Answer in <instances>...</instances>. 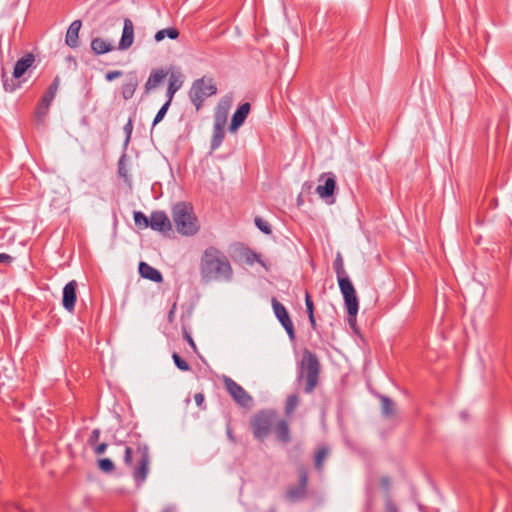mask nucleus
Here are the masks:
<instances>
[{
    "mask_svg": "<svg viewBox=\"0 0 512 512\" xmlns=\"http://www.w3.org/2000/svg\"><path fill=\"white\" fill-rule=\"evenodd\" d=\"M201 279L208 283L212 281H230L233 275L232 266L227 256L218 248H206L200 259Z\"/></svg>",
    "mask_w": 512,
    "mask_h": 512,
    "instance_id": "nucleus-1",
    "label": "nucleus"
},
{
    "mask_svg": "<svg viewBox=\"0 0 512 512\" xmlns=\"http://www.w3.org/2000/svg\"><path fill=\"white\" fill-rule=\"evenodd\" d=\"M321 365L317 355L308 349L302 352V359L300 361L297 381L304 382V392L311 394L319 382V375Z\"/></svg>",
    "mask_w": 512,
    "mask_h": 512,
    "instance_id": "nucleus-2",
    "label": "nucleus"
},
{
    "mask_svg": "<svg viewBox=\"0 0 512 512\" xmlns=\"http://www.w3.org/2000/svg\"><path fill=\"white\" fill-rule=\"evenodd\" d=\"M172 218L176 230L181 235L192 236L199 230L197 218L193 212L191 204L179 202L172 208Z\"/></svg>",
    "mask_w": 512,
    "mask_h": 512,
    "instance_id": "nucleus-3",
    "label": "nucleus"
},
{
    "mask_svg": "<svg viewBox=\"0 0 512 512\" xmlns=\"http://www.w3.org/2000/svg\"><path fill=\"white\" fill-rule=\"evenodd\" d=\"M277 419V412L273 409L260 410L251 419V428L256 440L263 442L271 433Z\"/></svg>",
    "mask_w": 512,
    "mask_h": 512,
    "instance_id": "nucleus-4",
    "label": "nucleus"
},
{
    "mask_svg": "<svg viewBox=\"0 0 512 512\" xmlns=\"http://www.w3.org/2000/svg\"><path fill=\"white\" fill-rule=\"evenodd\" d=\"M217 92L216 85L211 78L202 77L193 82L189 92L191 102L199 109L206 97Z\"/></svg>",
    "mask_w": 512,
    "mask_h": 512,
    "instance_id": "nucleus-5",
    "label": "nucleus"
},
{
    "mask_svg": "<svg viewBox=\"0 0 512 512\" xmlns=\"http://www.w3.org/2000/svg\"><path fill=\"white\" fill-rule=\"evenodd\" d=\"M338 280L339 288L344 297L347 313L357 315L359 304L356 296V291L350 279L346 276Z\"/></svg>",
    "mask_w": 512,
    "mask_h": 512,
    "instance_id": "nucleus-6",
    "label": "nucleus"
},
{
    "mask_svg": "<svg viewBox=\"0 0 512 512\" xmlns=\"http://www.w3.org/2000/svg\"><path fill=\"white\" fill-rule=\"evenodd\" d=\"M223 384L226 391L233 398V400L242 407H248L252 404V397L248 392L232 378L223 376Z\"/></svg>",
    "mask_w": 512,
    "mask_h": 512,
    "instance_id": "nucleus-7",
    "label": "nucleus"
},
{
    "mask_svg": "<svg viewBox=\"0 0 512 512\" xmlns=\"http://www.w3.org/2000/svg\"><path fill=\"white\" fill-rule=\"evenodd\" d=\"M139 455V460L136 466L133 467V478L136 484L141 485L147 478L149 472V453L146 446H139L136 450Z\"/></svg>",
    "mask_w": 512,
    "mask_h": 512,
    "instance_id": "nucleus-8",
    "label": "nucleus"
},
{
    "mask_svg": "<svg viewBox=\"0 0 512 512\" xmlns=\"http://www.w3.org/2000/svg\"><path fill=\"white\" fill-rule=\"evenodd\" d=\"M272 307L275 316L281 323V325L286 330L287 334L289 335L290 339H294L295 337V330L292 320L289 317V314L284 307L283 304H281L276 298L272 299Z\"/></svg>",
    "mask_w": 512,
    "mask_h": 512,
    "instance_id": "nucleus-9",
    "label": "nucleus"
},
{
    "mask_svg": "<svg viewBox=\"0 0 512 512\" xmlns=\"http://www.w3.org/2000/svg\"><path fill=\"white\" fill-rule=\"evenodd\" d=\"M308 484V473L305 468L299 470V484L290 487L287 491V498L291 501H299L306 496V489Z\"/></svg>",
    "mask_w": 512,
    "mask_h": 512,
    "instance_id": "nucleus-10",
    "label": "nucleus"
},
{
    "mask_svg": "<svg viewBox=\"0 0 512 512\" xmlns=\"http://www.w3.org/2000/svg\"><path fill=\"white\" fill-rule=\"evenodd\" d=\"M226 122V111L223 112V114L220 116L219 113H217L215 118V123L213 127V136L211 139V150L218 149L225 137V131H224V125Z\"/></svg>",
    "mask_w": 512,
    "mask_h": 512,
    "instance_id": "nucleus-11",
    "label": "nucleus"
},
{
    "mask_svg": "<svg viewBox=\"0 0 512 512\" xmlns=\"http://www.w3.org/2000/svg\"><path fill=\"white\" fill-rule=\"evenodd\" d=\"M134 43V24L131 19L125 18L123 21V30L120 41L118 43V49L125 51L129 49Z\"/></svg>",
    "mask_w": 512,
    "mask_h": 512,
    "instance_id": "nucleus-12",
    "label": "nucleus"
},
{
    "mask_svg": "<svg viewBox=\"0 0 512 512\" xmlns=\"http://www.w3.org/2000/svg\"><path fill=\"white\" fill-rule=\"evenodd\" d=\"M77 286H78V284H77L76 280H71L63 288L62 305L68 312L74 311L76 299H77V296H76Z\"/></svg>",
    "mask_w": 512,
    "mask_h": 512,
    "instance_id": "nucleus-13",
    "label": "nucleus"
},
{
    "mask_svg": "<svg viewBox=\"0 0 512 512\" xmlns=\"http://www.w3.org/2000/svg\"><path fill=\"white\" fill-rule=\"evenodd\" d=\"M149 226L151 229L159 232L171 229V222L163 211H156L151 214Z\"/></svg>",
    "mask_w": 512,
    "mask_h": 512,
    "instance_id": "nucleus-14",
    "label": "nucleus"
},
{
    "mask_svg": "<svg viewBox=\"0 0 512 512\" xmlns=\"http://www.w3.org/2000/svg\"><path fill=\"white\" fill-rule=\"evenodd\" d=\"M249 112H250V104L248 102L241 104L232 116L229 130L231 132L236 131L244 123Z\"/></svg>",
    "mask_w": 512,
    "mask_h": 512,
    "instance_id": "nucleus-15",
    "label": "nucleus"
},
{
    "mask_svg": "<svg viewBox=\"0 0 512 512\" xmlns=\"http://www.w3.org/2000/svg\"><path fill=\"white\" fill-rule=\"evenodd\" d=\"M274 433L279 442L287 444L291 441L289 423L285 419L277 420L274 424Z\"/></svg>",
    "mask_w": 512,
    "mask_h": 512,
    "instance_id": "nucleus-16",
    "label": "nucleus"
},
{
    "mask_svg": "<svg viewBox=\"0 0 512 512\" xmlns=\"http://www.w3.org/2000/svg\"><path fill=\"white\" fill-rule=\"evenodd\" d=\"M35 57L33 54L28 53L21 57L15 64L13 70V77L19 79L25 72L33 65Z\"/></svg>",
    "mask_w": 512,
    "mask_h": 512,
    "instance_id": "nucleus-17",
    "label": "nucleus"
},
{
    "mask_svg": "<svg viewBox=\"0 0 512 512\" xmlns=\"http://www.w3.org/2000/svg\"><path fill=\"white\" fill-rule=\"evenodd\" d=\"M82 22L80 20H74L67 29L65 42L71 48L78 47L79 31L81 29Z\"/></svg>",
    "mask_w": 512,
    "mask_h": 512,
    "instance_id": "nucleus-18",
    "label": "nucleus"
},
{
    "mask_svg": "<svg viewBox=\"0 0 512 512\" xmlns=\"http://www.w3.org/2000/svg\"><path fill=\"white\" fill-rule=\"evenodd\" d=\"M139 273L143 278L153 282L159 283L163 280L161 272L145 262H140Z\"/></svg>",
    "mask_w": 512,
    "mask_h": 512,
    "instance_id": "nucleus-19",
    "label": "nucleus"
},
{
    "mask_svg": "<svg viewBox=\"0 0 512 512\" xmlns=\"http://www.w3.org/2000/svg\"><path fill=\"white\" fill-rule=\"evenodd\" d=\"M166 76L167 72L163 69L153 70L145 83L146 92L156 88L166 78Z\"/></svg>",
    "mask_w": 512,
    "mask_h": 512,
    "instance_id": "nucleus-20",
    "label": "nucleus"
},
{
    "mask_svg": "<svg viewBox=\"0 0 512 512\" xmlns=\"http://www.w3.org/2000/svg\"><path fill=\"white\" fill-rule=\"evenodd\" d=\"M336 188L334 176L327 177L323 185H318L316 192L321 198H327L333 195Z\"/></svg>",
    "mask_w": 512,
    "mask_h": 512,
    "instance_id": "nucleus-21",
    "label": "nucleus"
},
{
    "mask_svg": "<svg viewBox=\"0 0 512 512\" xmlns=\"http://www.w3.org/2000/svg\"><path fill=\"white\" fill-rule=\"evenodd\" d=\"M91 49L96 55H102L112 51L114 47L107 40L96 37L91 41Z\"/></svg>",
    "mask_w": 512,
    "mask_h": 512,
    "instance_id": "nucleus-22",
    "label": "nucleus"
},
{
    "mask_svg": "<svg viewBox=\"0 0 512 512\" xmlns=\"http://www.w3.org/2000/svg\"><path fill=\"white\" fill-rule=\"evenodd\" d=\"M52 101H53V98H49V96L43 94L42 98L40 99V101L36 107V111H35V116H36L38 122H42L44 120V118L46 117V115L49 111Z\"/></svg>",
    "mask_w": 512,
    "mask_h": 512,
    "instance_id": "nucleus-23",
    "label": "nucleus"
},
{
    "mask_svg": "<svg viewBox=\"0 0 512 512\" xmlns=\"http://www.w3.org/2000/svg\"><path fill=\"white\" fill-rule=\"evenodd\" d=\"M138 86V80L136 76H132L126 83L121 87V94L125 100H129L133 97Z\"/></svg>",
    "mask_w": 512,
    "mask_h": 512,
    "instance_id": "nucleus-24",
    "label": "nucleus"
},
{
    "mask_svg": "<svg viewBox=\"0 0 512 512\" xmlns=\"http://www.w3.org/2000/svg\"><path fill=\"white\" fill-rule=\"evenodd\" d=\"M181 86L182 81L180 80L179 76L171 74V76L169 77V85L166 92L168 102H172L175 93L181 88Z\"/></svg>",
    "mask_w": 512,
    "mask_h": 512,
    "instance_id": "nucleus-25",
    "label": "nucleus"
},
{
    "mask_svg": "<svg viewBox=\"0 0 512 512\" xmlns=\"http://www.w3.org/2000/svg\"><path fill=\"white\" fill-rule=\"evenodd\" d=\"M305 305H306V312L308 314V318L311 324V327L313 330L316 329V320L314 316V304L311 299V296L308 292L305 294Z\"/></svg>",
    "mask_w": 512,
    "mask_h": 512,
    "instance_id": "nucleus-26",
    "label": "nucleus"
},
{
    "mask_svg": "<svg viewBox=\"0 0 512 512\" xmlns=\"http://www.w3.org/2000/svg\"><path fill=\"white\" fill-rule=\"evenodd\" d=\"M329 454V449L327 447L319 448L315 453V468L318 471L323 470L324 461Z\"/></svg>",
    "mask_w": 512,
    "mask_h": 512,
    "instance_id": "nucleus-27",
    "label": "nucleus"
},
{
    "mask_svg": "<svg viewBox=\"0 0 512 512\" xmlns=\"http://www.w3.org/2000/svg\"><path fill=\"white\" fill-rule=\"evenodd\" d=\"M382 413L385 416H392L394 414V402L387 396H380Z\"/></svg>",
    "mask_w": 512,
    "mask_h": 512,
    "instance_id": "nucleus-28",
    "label": "nucleus"
},
{
    "mask_svg": "<svg viewBox=\"0 0 512 512\" xmlns=\"http://www.w3.org/2000/svg\"><path fill=\"white\" fill-rule=\"evenodd\" d=\"M298 404H299L298 395L297 394L289 395L285 402V414L287 416H290L294 412V410L298 406Z\"/></svg>",
    "mask_w": 512,
    "mask_h": 512,
    "instance_id": "nucleus-29",
    "label": "nucleus"
},
{
    "mask_svg": "<svg viewBox=\"0 0 512 512\" xmlns=\"http://www.w3.org/2000/svg\"><path fill=\"white\" fill-rule=\"evenodd\" d=\"M334 270L337 275V279L346 277V272L343 265V259L340 254L337 255L336 259L334 260Z\"/></svg>",
    "mask_w": 512,
    "mask_h": 512,
    "instance_id": "nucleus-30",
    "label": "nucleus"
},
{
    "mask_svg": "<svg viewBox=\"0 0 512 512\" xmlns=\"http://www.w3.org/2000/svg\"><path fill=\"white\" fill-rule=\"evenodd\" d=\"M98 467L104 473H112L115 470L114 463L109 458H102L98 461Z\"/></svg>",
    "mask_w": 512,
    "mask_h": 512,
    "instance_id": "nucleus-31",
    "label": "nucleus"
},
{
    "mask_svg": "<svg viewBox=\"0 0 512 512\" xmlns=\"http://www.w3.org/2000/svg\"><path fill=\"white\" fill-rule=\"evenodd\" d=\"M172 359L174 361V364L176 365V367L179 370H181V371H189L190 370L189 364L183 358H181L178 353L174 352L172 354Z\"/></svg>",
    "mask_w": 512,
    "mask_h": 512,
    "instance_id": "nucleus-32",
    "label": "nucleus"
},
{
    "mask_svg": "<svg viewBox=\"0 0 512 512\" xmlns=\"http://www.w3.org/2000/svg\"><path fill=\"white\" fill-rule=\"evenodd\" d=\"M256 227L261 230L263 233L269 235L272 233V229L270 224L262 219L261 217H255L254 219Z\"/></svg>",
    "mask_w": 512,
    "mask_h": 512,
    "instance_id": "nucleus-33",
    "label": "nucleus"
},
{
    "mask_svg": "<svg viewBox=\"0 0 512 512\" xmlns=\"http://www.w3.org/2000/svg\"><path fill=\"white\" fill-rule=\"evenodd\" d=\"M59 85H60V78H59V76H56L44 94L49 96V98L54 99V97L58 91Z\"/></svg>",
    "mask_w": 512,
    "mask_h": 512,
    "instance_id": "nucleus-34",
    "label": "nucleus"
},
{
    "mask_svg": "<svg viewBox=\"0 0 512 512\" xmlns=\"http://www.w3.org/2000/svg\"><path fill=\"white\" fill-rule=\"evenodd\" d=\"M134 222L137 226H143L146 228L149 226L150 220L141 211H136L134 212Z\"/></svg>",
    "mask_w": 512,
    "mask_h": 512,
    "instance_id": "nucleus-35",
    "label": "nucleus"
},
{
    "mask_svg": "<svg viewBox=\"0 0 512 512\" xmlns=\"http://www.w3.org/2000/svg\"><path fill=\"white\" fill-rule=\"evenodd\" d=\"M170 102L166 101L163 106L159 109V111L157 112L154 120H153V123H152V126L154 127L155 125H157L160 121H162V119L164 118L165 114L167 113V110L170 106Z\"/></svg>",
    "mask_w": 512,
    "mask_h": 512,
    "instance_id": "nucleus-36",
    "label": "nucleus"
},
{
    "mask_svg": "<svg viewBox=\"0 0 512 512\" xmlns=\"http://www.w3.org/2000/svg\"><path fill=\"white\" fill-rule=\"evenodd\" d=\"M164 30V38L168 37L171 40H175L179 37V31L175 27L165 28Z\"/></svg>",
    "mask_w": 512,
    "mask_h": 512,
    "instance_id": "nucleus-37",
    "label": "nucleus"
},
{
    "mask_svg": "<svg viewBox=\"0 0 512 512\" xmlns=\"http://www.w3.org/2000/svg\"><path fill=\"white\" fill-rule=\"evenodd\" d=\"M100 434H101V432H100V429H98V428H95L91 432V434L89 436V439H88V443H89V445L91 447H93V446H95L97 444V442H98V440L100 438Z\"/></svg>",
    "mask_w": 512,
    "mask_h": 512,
    "instance_id": "nucleus-38",
    "label": "nucleus"
},
{
    "mask_svg": "<svg viewBox=\"0 0 512 512\" xmlns=\"http://www.w3.org/2000/svg\"><path fill=\"white\" fill-rule=\"evenodd\" d=\"M132 455H133V449L129 446H126L125 452H124V463L128 467H132Z\"/></svg>",
    "mask_w": 512,
    "mask_h": 512,
    "instance_id": "nucleus-39",
    "label": "nucleus"
},
{
    "mask_svg": "<svg viewBox=\"0 0 512 512\" xmlns=\"http://www.w3.org/2000/svg\"><path fill=\"white\" fill-rule=\"evenodd\" d=\"M385 512H399L397 505L390 497H387L385 500Z\"/></svg>",
    "mask_w": 512,
    "mask_h": 512,
    "instance_id": "nucleus-40",
    "label": "nucleus"
},
{
    "mask_svg": "<svg viewBox=\"0 0 512 512\" xmlns=\"http://www.w3.org/2000/svg\"><path fill=\"white\" fill-rule=\"evenodd\" d=\"M125 155H123L118 162V173L125 180L127 179V170L124 166Z\"/></svg>",
    "mask_w": 512,
    "mask_h": 512,
    "instance_id": "nucleus-41",
    "label": "nucleus"
},
{
    "mask_svg": "<svg viewBox=\"0 0 512 512\" xmlns=\"http://www.w3.org/2000/svg\"><path fill=\"white\" fill-rule=\"evenodd\" d=\"M122 74L123 72L120 70L108 71L105 75V79L110 82L121 77Z\"/></svg>",
    "mask_w": 512,
    "mask_h": 512,
    "instance_id": "nucleus-42",
    "label": "nucleus"
},
{
    "mask_svg": "<svg viewBox=\"0 0 512 512\" xmlns=\"http://www.w3.org/2000/svg\"><path fill=\"white\" fill-rule=\"evenodd\" d=\"M246 260L247 262H249L250 264H252L253 262H259L262 264L261 262V259H260V255L253 252V251H249L247 254H246Z\"/></svg>",
    "mask_w": 512,
    "mask_h": 512,
    "instance_id": "nucleus-43",
    "label": "nucleus"
},
{
    "mask_svg": "<svg viewBox=\"0 0 512 512\" xmlns=\"http://www.w3.org/2000/svg\"><path fill=\"white\" fill-rule=\"evenodd\" d=\"M123 130L126 134V142H129L133 130V123L131 119H129L128 122L124 125Z\"/></svg>",
    "mask_w": 512,
    "mask_h": 512,
    "instance_id": "nucleus-44",
    "label": "nucleus"
},
{
    "mask_svg": "<svg viewBox=\"0 0 512 512\" xmlns=\"http://www.w3.org/2000/svg\"><path fill=\"white\" fill-rule=\"evenodd\" d=\"M4 74L2 75V78H4ZM3 85H4V89L5 91H8V92H13L19 85H16L13 83V80L11 81V83L8 82L7 79H3Z\"/></svg>",
    "mask_w": 512,
    "mask_h": 512,
    "instance_id": "nucleus-45",
    "label": "nucleus"
},
{
    "mask_svg": "<svg viewBox=\"0 0 512 512\" xmlns=\"http://www.w3.org/2000/svg\"><path fill=\"white\" fill-rule=\"evenodd\" d=\"M380 485L385 491H389L391 487V480L388 476H383L380 479Z\"/></svg>",
    "mask_w": 512,
    "mask_h": 512,
    "instance_id": "nucleus-46",
    "label": "nucleus"
},
{
    "mask_svg": "<svg viewBox=\"0 0 512 512\" xmlns=\"http://www.w3.org/2000/svg\"><path fill=\"white\" fill-rule=\"evenodd\" d=\"M183 336H184V339L188 342V344L190 345V347L196 351L197 347H196V344L192 338V336L186 331L184 330L183 332Z\"/></svg>",
    "mask_w": 512,
    "mask_h": 512,
    "instance_id": "nucleus-47",
    "label": "nucleus"
},
{
    "mask_svg": "<svg viewBox=\"0 0 512 512\" xmlns=\"http://www.w3.org/2000/svg\"><path fill=\"white\" fill-rule=\"evenodd\" d=\"M93 448H94L95 454L101 455V454H103L106 451L107 444L106 443H101V444L93 446Z\"/></svg>",
    "mask_w": 512,
    "mask_h": 512,
    "instance_id": "nucleus-48",
    "label": "nucleus"
},
{
    "mask_svg": "<svg viewBox=\"0 0 512 512\" xmlns=\"http://www.w3.org/2000/svg\"><path fill=\"white\" fill-rule=\"evenodd\" d=\"M194 400L199 408H204L203 403H204L205 397L202 393H196L194 395Z\"/></svg>",
    "mask_w": 512,
    "mask_h": 512,
    "instance_id": "nucleus-49",
    "label": "nucleus"
},
{
    "mask_svg": "<svg viewBox=\"0 0 512 512\" xmlns=\"http://www.w3.org/2000/svg\"><path fill=\"white\" fill-rule=\"evenodd\" d=\"M13 261V258L6 254V253H0V263H4V264H11Z\"/></svg>",
    "mask_w": 512,
    "mask_h": 512,
    "instance_id": "nucleus-50",
    "label": "nucleus"
},
{
    "mask_svg": "<svg viewBox=\"0 0 512 512\" xmlns=\"http://www.w3.org/2000/svg\"><path fill=\"white\" fill-rule=\"evenodd\" d=\"M154 39L156 42H161L162 40H164V30L161 29L159 31H157L154 35Z\"/></svg>",
    "mask_w": 512,
    "mask_h": 512,
    "instance_id": "nucleus-51",
    "label": "nucleus"
},
{
    "mask_svg": "<svg viewBox=\"0 0 512 512\" xmlns=\"http://www.w3.org/2000/svg\"><path fill=\"white\" fill-rule=\"evenodd\" d=\"M348 323L352 328L356 327V315L348 313Z\"/></svg>",
    "mask_w": 512,
    "mask_h": 512,
    "instance_id": "nucleus-52",
    "label": "nucleus"
},
{
    "mask_svg": "<svg viewBox=\"0 0 512 512\" xmlns=\"http://www.w3.org/2000/svg\"><path fill=\"white\" fill-rule=\"evenodd\" d=\"M227 435H228V437H229V439H230L231 441L235 442V438H234V436H233L232 431H231V429H230V428H228V429H227Z\"/></svg>",
    "mask_w": 512,
    "mask_h": 512,
    "instance_id": "nucleus-53",
    "label": "nucleus"
},
{
    "mask_svg": "<svg viewBox=\"0 0 512 512\" xmlns=\"http://www.w3.org/2000/svg\"><path fill=\"white\" fill-rule=\"evenodd\" d=\"M460 416H461V418H462V419H464V420H465V419H467V414H466V412H461Z\"/></svg>",
    "mask_w": 512,
    "mask_h": 512,
    "instance_id": "nucleus-54",
    "label": "nucleus"
}]
</instances>
